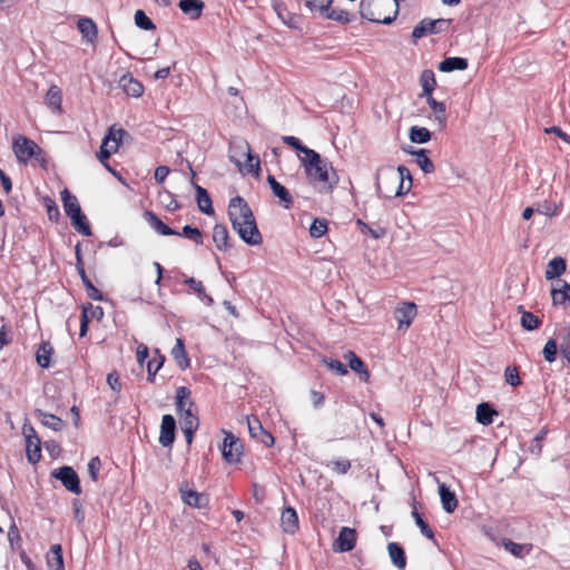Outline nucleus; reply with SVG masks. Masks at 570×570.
<instances>
[{
  "instance_id": "nucleus-1",
  "label": "nucleus",
  "mask_w": 570,
  "mask_h": 570,
  "mask_svg": "<svg viewBox=\"0 0 570 570\" xmlns=\"http://www.w3.org/2000/svg\"><path fill=\"white\" fill-rule=\"evenodd\" d=\"M228 217L233 229L246 244L259 245L262 243L263 238L257 228L254 214L243 197L235 196L229 200Z\"/></svg>"
},
{
  "instance_id": "nucleus-2",
  "label": "nucleus",
  "mask_w": 570,
  "mask_h": 570,
  "mask_svg": "<svg viewBox=\"0 0 570 570\" xmlns=\"http://www.w3.org/2000/svg\"><path fill=\"white\" fill-rule=\"evenodd\" d=\"M301 163L305 169L308 181L317 188L320 193L327 194L338 183V177L333 166L325 159H322L320 154L309 151L307 157H302Z\"/></svg>"
},
{
  "instance_id": "nucleus-3",
  "label": "nucleus",
  "mask_w": 570,
  "mask_h": 570,
  "mask_svg": "<svg viewBox=\"0 0 570 570\" xmlns=\"http://www.w3.org/2000/svg\"><path fill=\"white\" fill-rule=\"evenodd\" d=\"M375 185L381 197H400L411 190L412 176L410 170L403 165H400L396 169L385 167L377 170Z\"/></svg>"
},
{
  "instance_id": "nucleus-4",
  "label": "nucleus",
  "mask_w": 570,
  "mask_h": 570,
  "mask_svg": "<svg viewBox=\"0 0 570 570\" xmlns=\"http://www.w3.org/2000/svg\"><path fill=\"white\" fill-rule=\"evenodd\" d=\"M399 13L397 2L392 0H362L360 14L371 22L390 24Z\"/></svg>"
},
{
  "instance_id": "nucleus-5",
  "label": "nucleus",
  "mask_w": 570,
  "mask_h": 570,
  "mask_svg": "<svg viewBox=\"0 0 570 570\" xmlns=\"http://www.w3.org/2000/svg\"><path fill=\"white\" fill-rule=\"evenodd\" d=\"M229 158L240 170H246L250 174H257L259 170V158L252 155L250 146L245 140L240 139L232 142Z\"/></svg>"
},
{
  "instance_id": "nucleus-6",
  "label": "nucleus",
  "mask_w": 570,
  "mask_h": 570,
  "mask_svg": "<svg viewBox=\"0 0 570 570\" xmlns=\"http://www.w3.org/2000/svg\"><path fill=\"white\" fill-rule=\"evenodd\" d=\"M13 153L20 163L26 164L29 159H39L43 151L42 149L31 139L18 135L13 139Z\"/></svg>"
},
{
  "instance_id": "nucleus-7",
  "label": "nucleus",
  "mask_w": 570,
  "mask_h": 570,
  "mask_svg": "<svg viewBox=\"0 0 570 570\" xmlns=\"http://www.w3.org/2000/svg\"><path fill=\"white\" fill-rule=\"evenodd\" d=\"M220 446L222 455L227 463L235 464L240 462L243 455V444L233 433L226 432Z\"/></svg>"
},
{
  "instance_id": "nucleus-8",
  "label": "nucleus",
  "mask_w": 570,
  "mask_h": 570,
  "mask_svg": "<svg viewBox=\"0 0 570 570\" xmlns=\"http://www.w3.org/2000/svg\"><path fill=\"white\" fill-rule=\"evenodd\" d=\"M22 434L26 439V452L28 461L37 463L41 458V442L31 424H23Z\"/></svg>"
},
{
  "instance_id": "nucleus-9",
  "label": "nucleus",
  "mask_w": 570,
  "mask_h": 570,
  "mask_svg": "<svg viewBox=\"0 0 570 570\" xmlns=\"http://www.w3.org/2000/svg\"><path fill=\"white\" fill-rule=\"evenodd\" d=\"M51 476L59 480L62 485L73 494H80V481L77 472L71 466H61L51 472Z\"/></svg>"
},
{
  "instance_id": "nucleus-10",
  "label": "nucleus",
  "mask_w": 570,
  "mask_h": 570,
  "mask_svg": "<svg viewBox=\"0 0 570 570\" xmlns=\"http://www.w3.org/2000/svg\"><path fill=\"white\" fill-rule=\"evenodd\" d=\"M451 20L446 19H423L412 31V38L415 40L421 39L426 35L439 33L445 31Z\"/></svg>"
},
{
  "instance_id": "nucleus-11",
  "label": "nucleus",
  "mask_w": 570,
  "mask_h": 570,
  "mask_svg": "<svg viewBox=\"0 0 570 570\" xmlns=\"http://www.w3.org/2000/svg\"><path fill=\"white\" fill-rule=\"evenodd\" d=\"M416 305L412 302L402 303L394 311L399 330H407L416 316Z\"/></svg>"
},
{
  "instance_id": "nucleus-12",
  "label": "nucleus",
  "mask_w": 570,
  "mask_h": 570,
  "mask_svg": "<svg viewBox=\"0 0 570 570\" xmlns=\"http://www.w3.org/2000/svg\"><path fill=\"white\" fill-rule=\"evenodd\" d=\"M356 531L348 527H343L338 533L337 539L333 544L334 551L347 552L354 549L356 543Z\"/></svg>"
},
{
  "instance_id": "nucleus-13",
  "label": "nucleus",
  "mask_w": 570,
  "mask_h": 570,
  "mask_svg": "<svg viewBox=\"0 0 570 570\" xmlns=\"http://www.w3.org/2000/svg\"><path fill=\"white\" fill-rule=\"evenodd\" d=\"M76 258H77L76 268H77V272H78L79 276L81 277V281H82V283H83L85 287H86L87 295L91 299L101 301L102 299V294L99 292V289H97L94 286L91 281L86 276V271H85V267H83V263H82V258H81V254H80V245L79 244L76 246Z\"/></svg>"
},
{
  "instance_id": "nucleus-14",
  "label": "nucleus",
  "mask_w": 570,
  "mask_h": 570,
  "mask_svg": "<svg viewBox=\"0 0 570 570\" xmlns=\"http://www.w3.org/2000/svg\"><path fill=\"white\" fill-rule=\"evenodd\" d=\"M247 426L252 438L259 440L266 446L274 444L273 435L267 432L257 417H247Z\"/></svg>"
},
{
  "instance_id": "nucleus-15",
  "label": "nucleus",
  "mask_w": 570,
  "mask_h": 570,
  "mask_svg": "<svg viewBox=\"0 0 570 570\" xmlns=\"http://www.w3.org/2000/svg\"><path fill=\"white\" fill-rule=\"evenodd\" d=\"M190 394V390L186 386H180L176 391V409L180 416L194 413L195 403L193 402Z\"/></svg>"
},
{
  "instance_id": "nucleus-16",
  "label": "nucleus",
  "mask_w": 570,
  "mask_h": 570,
  "mask_svg": "<svg viewBox=\"0 0 570 570\" xmlns=\"http://www.w3.org/2000/svg\"><path fill=\"white\" fill-rule=\"evenodd\" d=\"M176 422L170 414H166L161 419L159 443L163 446H170L175 441Z\"/></svg>"
},
{
  "instance_id": "nucleus-17",
  "label": "nucleus",
  "mask_w": 570,
  "mask_h": 570,
  "mask_svg": "<svg viewBox=\"0 0 570 570\" xmlns=\"http://www.w3.org/2000/svg\"><path fill=\"white\" fill-rule=\"evenodd\" d=\"M119 86L126 92V95L134 98H139L144 94L142 83L134 78L131 73L124 75L119 79Z\"/></svg>"
},
{
  "instance_id": "nucleus-18",
  "label": "nucleus",
  "mask_w": 570,
  "mask_h": 570,
  "mask_svg": "<svg viewBox=\"0 0 570 570\" xmlns=\"http://www.w3.org/2000/svg\"><path fill=\"white\" fill-rule=\"evenodd\" d=\"M144 218L150 228L163 236L179 235L178 232L163 223L154 212H145Z\"/></svg>"
},
{
  "instance_id": "nucleus-19",
  "label": "nucleus",
  "mask_w": 570,
  "mask_h": 570,
  "mask_svg": "<svg viewBox=\"0 0 570 570\" xmlns=\"http://www.w3.org/2000/svg\"><path fill=\"white\" fill-rule=\"evenodd\" d=\"M179 492L184 503H186L189 507L203 508L207 504V498L193 489L180 487Z\"/></svg>"
},
{
  "instance_id": "nucleus-20",
  "label": "nucleus",
  "mask_w": 570,
  "mask_h": 570,
  "mask_svg": "<svg viewBox=\"0 0 570 570\" xmlns=\"http://www.w3.org/2000/svg\"><path fill=\"white\" fill-rule=\"evenodd\" d=\"M267 183L274 194L283 204L285 208H289L293 204V199L288 190L279 184L273 175L267 176Z\"/></svg>"
},
{
  "instance_id": "nucleus-21",
  "label": "nucleus",
  "mask_w": 570,
  "mask_h": 570,
  "mask_svg": "<svg viewBox=\"0 0 570 570\" xmlns=\"http://www.w3.org/2000/svg\"><path fill=\"white\" fill-rule=\"evenodd\" d=\"M46 105L51 109L53 114H61L62 111V92L61 89L52 85L45 97Z\"/></svg>"
},
{
  "instance_id": "nucleus-22",
  "label": "nucleus",
  "mask_w": 570,
  "mask_h": 570,
  "mask_svg": "<svg viewBox=\"0 0 570 570\" xmlns=\"http://www.w3.org/2000/svg\"><path fill=\"white\" fill-rule=\"evenodd\" d=\"M178 7L186 16L195 20L202 16L205 3L202 0H180Z\"/></svg>"
},
{
  "instance_id": "nucleus-23",
  "label": "nucleus",
  "mask_w": 570,
  "mask_h": 570,
  "mask_svg": "<svg viewBox=\"0 0 570 570\" xmlns=\"http://www.w3.org/2000/svg\"><path fill=\"white\" fill-rule=\"evenodd\" d=\"M439 493L442 502V508L448 513H452L458 508V499L455 493L452 492L444 483L439 484Z\"/></svg>"
},
{
  "instance_id": "nucleus-24",
  "label": "nucleus",
  "mask_w": 570,
  "mask_h": 570,
  "mask_svg": "<svg viewBox=\"0 0 570 570\" xmlns=\"http://www.w3.org/2000/svg\"><path fill=\"white\" fill-rule=\"evenodd\" d=\"M171 356L180 370H186L190 364L184 341L181 338H176V344L171 350Z\"/></svg>"
},
{
  "instance_id": "nucleus-25",
  "label": "nucleus",
  "mask_w": 570,
  "mask_h": 570,
  "mask_svg": "<svg viewBox=\"0 0 570 570\" xmlns=\"http://www.w3.org/2000/svg\"><path fill=\"white\" fill-rule=\"evenodd\" d=\"M61 200L63 204V209L66 212V215L68 217H71L73 215H80L81 208L79 205V202L76 196L71 195L68 189H63L61 193Z\"/></svg>"
},
{
  "instance_id": "nucleus-26",
  "label": "nucleus",
  "mask_w": 570,
  "mask_h": 570,
  "mask_svg": "<svg viewBox=\"0 0 570 570\" xmlns=\"http://www.w3.org/2000/svg\"><path fill=\"white\" fill-rule=\"evenodd\" d=\"M283 530L286 533H295L298 529V517L293 508H286L281 517Z\"/></svg>"
},
{
  "instance_id": "nucleus-27",
  "label": "nucleus",
  "mask_w": 570,
  "mask_h": 570,
  "mask_svg": "<svg viewBox=\"0 0 570 570\" xmlns=\"http://www.w3.org/2000/svg\"><path fill=\"white\" fill-rule=\"evenodd\" d=\"M77 27L82 35V37L88 42H94L97 39L98 29L96 23L90 18H80L78 20Z\"/></svg>"
},
{
  "instance_id": "nucleus-28",
  "label": "nucleus",
  "mask_w": 570,
  "mask_h": 570,
  "mask_svg": "<svg viewBox=\"0 0 570 570\" xmlns=\"http://www.w3.org/2000/svg\"><path fill=\"white\" fill-rule=\"evenodd\" d=\"M345 358L348 361L351 370L358 373L362 381L368 382L370 372L366 370L364 362L352 351L345 354Z\"/></svg>"
},
{
  "instance_id": "nucleus-29",
  "label": "nucleus",
  "mask_w": 570,
  "mask_h": 570,
  "mask_svg": "<svg viewBox=\"0 0 570 570\" xmlns=\"http://www.w3.org/2000/svg\"><path fill=\"white\" fill-rule=\"evenodd\" d=\"M195 189H196V200H197L199 210L206 215L214 214L212 199H210L207 190L199 185H195Z\"/></svg>"
},
{
  "instance_id": "nucleus-30",
  "label": "nucleus",
  "mask_w": 570,
  "mask_h": 570,
  "mask_svg": "<svg viewBox=\"0 0 570 570\" xmlns=\"http://www.w3.org/2000/svg\"><path fill=\"white\" fill-rule=\"evenodd\" d=\"M387 551L392 563L400 570L404 569L406 566V558L403 548L395 542H390L387 544Z\"/></svg>"
},
{
  "instance_id": "nucleus-31",
  "label": "nucleus",
  "mask_w": 570,
  "mask_h": 570,
  "mask_svg": "<svg viewBox=\"0 0 570 570\" xmlns=\"http://www.w3.org/2000/svg\"><path fill=\"white\" fill-rule=\"evenodd\" d=\"M47 564L50 570H65L62 549L60 544H53L47 556Z\"/></svg>"
},
{
  "instance_id": "nucleus-32",
  "label": "nucleus",
  "mask_w": 570,
  "mask_h": 570,
  "mask_svg": "<svg viewBox=\"0 0 570 570\" xmlns=\"http://www.w3.org/2000/svg\"><path fill=\"white\" fill-rule=\"evenodd\" d=\"M566 261L562 257H554L548 263L544 276L549 281L554 279L561 276L566 272Z\"/></svg>"
},
{
  "instance_id": "nucleus-33",
  "label": "nucleus",
  "mask_w": 570,
  "mask_h": 570,
  "mask_svg": "<svg viewBox=\"0 0 570 570\" xmlns=\"http://www.w3.org/2000/svg\"><path fill=\"white\" fill-rule=\"evenodd\" d=\"M468 68V60L461 57L445 58L439 65V70L442 72H451L454 70H465Z\"/></svg>"
},
{
  "instance_id": "nucleus-34",
  "label": "nucleus",
  "mask_w": 570,
  "mask_h": 570,
  "mask_svg": "<svg viewBox=\"0 0 570 570\" xmlns=\"http://www.w3.org/2000/svg\"><path fill=\"white\" fill-rule=\"evenodd\" d=\"M407 153L415 157V161L417 166L425 173L431 174L434 171V165L429 158V150L426 149H417V150H407Z\"/></svg>"
},
{
  "instance_id": "nucleus-35",
  "label": "nucleus",
  "mask_w": 570,
  "mask_h": 570,
  "mask_svg": "<svg viewBox=\"0 0 570 570\" xmlns=\"http://www.w3.org/2000/svg\"><path fill=\"white\" fill-rule=\"evenodd\" d=\"M213 240L216 244V247L219 250H227L230 248L228 243L229 236L226 226L224 225H215L213 229Z\"/></svg>"
},
{
  "instance_id": "nucleus-36",
  "label": "nucleus",
  "mask_w": 570,
  "mask_h": 570,
  "mask_svg": "<svg viewBox=\"0 0 570 570\" xmlns=\"http://www.w3.org/2000/svg\"><path fill=\"white\" fill-rule=\"evenodd\" d=\"M35 413L45 426L53 431H60L63 428V421L58 416L49 414L42 410H36Z\"/></svg>"
},
{
  "instance_id": "nucleus-37",
  "label": "nucleus",
  "mask_w": 570,
  "mask_h": 570,
  "mask_svg": "<svg viewBox=\"0 0 570 570\" xmlns=\"http://www.w3.org/2000/svg\"><path fill=\"white\" fill-rule=\"evenodd\" d=\"M426 102L430 108L434 112V120L441 126H445L446 117H445V105L443 102L436 101L432 95L425 96Z\"/></svg>"
},
{
  "instance_id": "nucleus-38",
  "label": "nucleus",
  "mask_w": 570,
  "mask_h": 570,
  "mask_svg": "<svg viewBox=\"0 0 570 570\" xmlns=\"http://www.w3.org/2000/svg\"><path fill=\"white\" fill-rule=\"evenodd\" d=\"M53 354V347L49 342H43L36 353V360L40 367L47 368L50 365L51 355Z\"/></svg>"
},
{
  "instance_id": "nucleus-39",
  "label": "nucleus",
  "mask_w": 570,
  "mask_h": 570,
  "mask_svg": "<svg viewBox=\"0 0 570 570\" xmlns=\"http://www.w3.org/2000/svg\"><path fill=\"white\" fill-rule=\"evenodd\" d=\"M420 83L422 86V96L432 95L436 87L435 75L432 70L425 69L420 76Z\"/></svg>"
},
{
  "instance_id": "nucleus-40",
  "label": "nucleus",
  "mask_w": 570,
  "mask_h": 570,
  "mask_svg": "<svg viewBox=\"0 0 570 570\" xmlns=\"http://www.w3.org/2000/svg\"><path fill=\"white\" fill-rule=\"evenodd\" d=\"M497 411L488 403H481L476 406V421L483 425H489L493 422V416Z\"/></svg>"
},
{
  "instance_id": "nucleus-41",
  "label": "nucleus",
  "mask_w": 570,
  "mask_h": 570,
  "mask_svg": "<svg viewBox=\"0 0 570 570\" xmlns=\"http://www.w3.org/2000/svg\"><path fill=\"white\" fill-rule=\"evenodd\" d=\"M165 362V356L160 354L159 350L155 351V356L147 363L148 381L154 383L157 372L161 368Z\"/></svg>"
},
{
  "instance_id": "nucleus-42",
  "label": "nucleus",
  "mask_w": 570,
  "mask_h": 570,
  "mask_svg": "<svg viewBox=\"0 0 570 570\" xmlns=\"http://www.w3.org/2000/svg\"><path fill=\"white\" fill-rule=\"evenodd\" d=\"M410 140L415 144H425L431 139V132L425 127L413 126L410 128Z\"/></svg>"
},
{
  "instance_id": "nucleus-43",
  "label": "nucleus",
  "mask_w": 570,
  "mask_h": 570,
  "mask_svg": "<svg viewBox=\"0 0 570 570\" xmlns=\"http://www.w3.org/2000/svg\"><path fill=\"white\" fill-rule=\"evenodd\" d=\"M71 219V224L73 226V228L80 233L81 235L83 236H90L91 235V228L87 222V218L86 216L82 214V212L80 213V215H73L71 217H69Z\"/></svg>"
},
{
  "instance_id": "nucleus-44",
  "label": "nucleus",
  "mask_w": 570,
  "mask_h": 570,
  "mask_svg": "<svg viewBox=\"0 0 570 570\" xmlns=\"http://www.w3.org/2000/svg\"><path fill=\"white\" fill-rule=\"evenodd\" d=\"M185 284L189 286L195 293L198 294L199 298L204 301L207 305L213 303V298L205 293V287L200 281H197L193 277L187 278Z\"/></svg>"
},
{
  "instance_id": "nucleus-45",
  "label": "nucleus",
  "mask_w": 570,
  "mask_h": 570,
  "mask_svg": "<svg viewBox=\"0 0 570 570\" xmlns=\"http://www.w3.org/2000/svg\"><path fill=\"white\" fill-rule=\"evenodd\" d=\"M351 461L347 459L334 460L326 463V466L336 474H346L351 469Z\"/></svg>"
},
{
  "instance_id": "nucleus-46",
  "label": "nucleus",
  "mask_w": 570,
  "mask_h": 570,
  "mask_svg": "<svg viewBox=\"0 0 570 570\" xmlns=\"http://www.w3.org/2000/svg\"><path fill=\"white\" fill-rule=\"evenodd\" d=\"M412 517L415 520L416 525L420 528L421 533L426 537L428 539H433L434 533L432 529L429 527V524L422 519L421 514L417 512L416 508H413Z\"/></svg>"
},
{
  "instance_id": "nucleus-47",
  "label": "nucleus",
  "mask_w": 570,
  "mask_h": 570,
  "mask_svg": "<svg viewBox=\"0 0 570 570\" xmlns=\"http://www.w3.org/2000/svg\"><path fill=\"white\" fill-rule=\"evenodd\" d=\"M178 236H184V237L193 240L197 245L203 244V235H202V232L197 227H191L189 225H186L183 228V232L179 233Z\"/></svg>"
},
{
  "instance_id": "nucleus-48",
  "label": "nucleus",
  "mask_w": 570,
  "mask_h": 570,
  "mask_svg": "<svg viewBox=\"0 0 570 570\" xmlns=\"http://www.w3.org/2000/svg\"><path fill=\"white\" fill-rule=\"evenodd\" d=\"M109 139H104L102 144L100 146V150L97 153V158L101 164L107 163V159L110 157L111 154L117 151V145H109Z\"/></svg>"
},
{
  "instance_id": "nucleus-49",
  "label": "nucleus",
  "mask_w": 570,
  "mask_h": 570,
  "mask_svg": "<svg viewBox=\"0 0 570 570\" xmlns=\"http://www.w3.org/2000/svg\"><path fill=\"white\" fill-rule=\"evenodd\" d=\"M521 325L528 331H533L539 327L540 320L531 312H523L521 316Z\"/></svg>"
},
{
  "instance_id": "nucleus-50",
  "label": "nucleus",
  "mask_w": 570,
  "mask_h": 570,
  "mask_svg": "<svg viewBox=\"0 0 570 570\" xmlns=\"http://www.w3.org/2000/svg\"><path fill=\"white\" fill-rule=\"evenodd\" d=\"M331 4H332V0H307V1H305V7H307L311 11H320L321 13H327Z\"/></svg>"
},
{
  "instance_id": "nucleus-51",
  "label": "nucleus",
  "mask_w": 570,
  "mask_h": 570,
  "mask_svg": "<svg viewBox=\"0 0 570 570\" xmlns=\"http://www.w3.org/2000/svg\"><path fill=\"white\" fill-rule=\"evenodd\" d=\"M326 18L342 22V23H348L351 21L350 13L340 8H333L327 11Z\"/></svg>"
},
{
  "instance_id": "nucleus-52",
  "label": "nucleus",
  "mask_w": 570,
  "mask_h": 570,
  "mask_svg": "<svg viewBox=\"0 0 570 570\" xmlns=\"http://www.w3.org/2000/svg\"><path fill=\"white\" fill-rule=\"evenodd\" d=\"M327 230V222L325 219L316 218L309 227V234L314 238L322 237Z\"/></svg>"
},
{
  "instance_id": "nucleus-53",
  "label": "nucleus",
  "mask_w": 570,
  "mask_h": 570,
  "mask_svg": "<svg viewBox=\"0 0 570 570\" xmlns=\"http://www.w3.org/2000/svg\"><path fill=\"white\" fill-rule=\"evenodd\" d=\"M135 23L137 27L144 30H154L156 27L153 21L146 16L142 10L135 12Z\"/></svg>"
},
{
  "instance_id": "nucleus-54",
  "label": "nucleus",
  "mask_w": 570,
  "mask_h": 570,
  "mask_svg": "<svg viewBox=\"0 0 570 570\" xmlns=\"http://www.w3.org/2000/svg\"><path fill=\"white\" fill-rule=\"evenodd\" d=\"M284 144L287 146L293 147L294 149L301 151L304 154L303 157H307V154L309 151H314L313 149H309L308 147L304 146L301 140L294 136H284L283 138Z\"/></svg>"
},
{
  "instance_id": "nucleus-55",
  "label": "nucleus",
  "mask_w": 570,
  "mask_h": 570,
  "mask_svg": "<svg viewBox=\"0 0 570 570\" xmlns=\"http://www.w3.org/2000/svg\"><path fill=\"white\" fill-rule=\"evenodd\" d=\"M542 353H543L546 361H548L549 363L554 362L557 353H558V345H557L556 340H552V338L549 340L546 343Z\"/></svg>"
},
{
  "instance_id": "nucleus-56",
  "label": "nucleus",
  "mask_w": 570,
  "mask_h": 570,
  "mask_svg": "<svg viewBox=\"0 0 570 570\" xmlns=\"http://www.w3.org/2000/svg\"><path fill=\"white\" fill-rule=\"evenodd\" d=\"M537 213L546 215V216H554L559 212V206L554 203L544 200L540 203L537 207Z\"/></svg>"
},
{
  "instance_id": "nucleus-57",
  "label": "nucleus",
  "mask_w": 570,
  "mask_h": 570,
  "mask_svg": "<svg viewBox=\"0 0 570 570\" xmlns=\"http://www.w3.org/2000/svg\"><path fill=\"white\" fill-rule=\"evenodd\" d=\"M126 135V131L121 128L119 129H115L114 127H111L108 131V134L106 135V137L104 139H109V147L110 145H117V149L119 148V145L122 140V137Z\"/></svg>"
},
{
  "instance_id": "nucleus-58",
  "label": "nucleus",
  "mask_w": 570,
  "mask_h": 570,
  "mask_svg": "<svg viewBox=\"0 0 570 570\" xmlns=\"http://www.w3.org/2000/svg\"><path fill=\"white\" fill-rule=\"evenodd\" d=\"M504 379L511 386H519L521 384L517 367L508 366L504 371Z\"/></svg>"
},
{
  "instance_id": "nucleus-59",
  "label": "nucleus",
  "mask_w": 570,
  "mask_h": 570,
  "mask_svg": "<svg viewBox=\"0 0 570 570\" xmlns=\"http://www.w3.org/2000/svg\"><path fill=\"white\" fill-rule=\"evenodd\" d=\"M101 468V462L98 456L91 458L88 462L87 471L92 481L98 480V474Z\"/></svg>"
},
{
  "instance_id": "nucleus-60",
  "label": "nucleus",
  "mask_w": 570,
  "mask_h": 570,
  "mask_svg": "<svg viewBox=\"0 0 570 570\" xmlns=\"http://www.w3.org/2000/svg\"><path fill=\"white\" fill-rule=\"evenodd\" d=\"M324 363L331 370L337 375H345L347 374L346 366L338 360H324Z\"/></svg>"
},
{
  "instance_id": "nucleus-61",
  "label": "nucleus",
  "mask_w": 570,
  "mask_h": 570,
  "mask_svg": "<svg viewBox=\"0 0 570 570\" xmlns=\"http://www.w3.org/2000/svg\"><path fill=\"white\" fill-rule=\"evenodd\" d=\"M503 547L505 550H508L511 554L515 557H522L524 547L522 544L515 543L512 540H504Z\"/></svg>"
},
{
  "instance_id": "nucleus-62",
  "label": "nucleus",
  "mask_w": 570,
  "mask_h": 570,
  "mask_svg": "<svg viewBox=\"0 0 570 570\" xmlns=\"http://www.w3.org/2000/svg\"><path fill=\"white\" fill-rule=\"evenodd\" d=\"M183 420V428L189 429V430H197L199 421L195 413H188L186 416H181Z\"/></svg>"
},
{
  "instance_id": "nucleus-63",
  "label": "nucleus",
  "mask_w": 570,
  "mask_h": 570,
  "mask_svg": "<svg viewBox=\"0 0 570 570\" xmlns=\"http://www.w3.org/2000/svg\"><path fill=\"white\" fill-rule=\"evenodd\" d=\"M558 337L560 340L559 347L564 348L567 344L570 346V326H563L559 330Z\"/></svg>"
},
{
  "instance_id": "nucleus-64",
  "label": "nucleus",
  "mask_w": 570,
  "mask_h": 570,
  "mask_svg": "<svg viewBox=\"0 0 570 570\" xmlns=\"http://www.w3.org/2000/svg\"><path fill=\"white\" fill-rule=\"evenodd\" d=\"M148 355H149V351H148V347L147 345L140 343L138 346H137V352H136V356H137V362L142 365L144 362L148 358Z\"/></svg>"
}]
</instances>
